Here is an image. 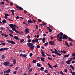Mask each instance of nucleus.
I'll use <instances>...</instances> for the list:
<instances>
[{"mask_svg":"<svg viewBox=\"0 0 75 75\" xmlns=\"http://www.w3.org/2000/svg\"><path fill=\"white\" fill-rule=\"evenodd\" d=\"M28 46L30 47H29L30 49H31L32 50H34V48H35V46H34V44L32 43H27Z\"/></svg>","mask_w":75,"mask_h":75,"instance_id":"nucleus-1","label":"nucleus"},{"mask_svg":"<svg viewBox=\"0 0 75 75\" xmlns=\"http://www.w3.org/2000/svg\"><path fill=\"white\" fill-rule=\"evenodd\" d=\"M54 50L55 51V54H56V55H58L59 56H61V54H59L58 51H57V50H56V49H54Z\"/></svg>","mask_w":75,"mask_h":75,"instance_id":"nucleus-2","label":"nucleus"},{"mask_svg":"<svg viewBox=\"0 0 75 75\" xmlns=\"http://www.w3.org/2000/svg\"><path fill=\"white\" fill-rule=\"evenodd\" d=\"M54 50L55 51V54H56V55H58L59 56H61V54H59L58 51H57V50H56V49H54Z\"/></svg>","mask_w":75,"mask_h":75,"instance_id":"nucleus-3","label":"nucleus"},{"mask_svg":"<svg viewBox=\"0 0 75 75\" xmlns=\"http://www.w3.org/2000/svg\"><path fill=\"white\" fill-rule=\"evenodd\" d=\"M3 64L4 65H5L6 67H7L8 66H9V65H10V62H4L3 63Z\"/></svg>","mask_w":75,"mask_h":75,"instance_id":"nucleus-4","label":"nucleus"},{"mask_svg":"<svg viewBox=\"0 0 75 75\" xmlns=\"http://www.w3.org/2000/svg\"><path fill=\"white\" fill-rule=\"evenodd\" d=\"M7 41L8 43H10V44H15V42L12 40H7Z\"/></svg>","mask_w":75,"mask_h":75,"instance_id":"nucleus-5","label":"nucleus"},{"mask_svg":"<svg viewBox=\"0 0 75 75\" xmlns=\"http://www.w3.org/2000/svg\"><path fill=\"white\" fill-rule=\"evenodd\" d=\"M49 44L52 45H55V42L54 41H51L49 42Z\"/></svg>","mask_w":75,"mask_h":75,"instance_id":"nucleus-6","label":"nucleus"},{"mask_svg":"<svg viewBox=\"0 0 75 75\" xmlns=\"http://www.w3.org/2000/svg\"><path fill=\"white\" fill-rule=\"evenodd\" d=\"M63 35V34L62 33V32H60V33H59V34H58L57 35V37L58 38H59V36H63L64 35Z\"/></svg>","mask_w":75,"mask_h":75,"instance_id":"nucleus-7","label":"nucleus"},{"mask_svg":"<svg viewBox=\"0 0 75 75\" xmlns=\"http://www.w3.org/2000/svg\"><path fill=\"white\" fill-rule=\"evenodd\" d=\"M68 37L67 35H64L63 36V38L64 40H67L68 39Z\"/></svg>","mask_w":75,"mask_h":75,"instance_id":"nucleus-8","label":"nucleus"},{"mask_svg":"<svg viewBox=\"0 0 75 75\" xmlns=\"http://www.w3.org/2000/svg\"><path fill=\"white\" fill-rule=\"evenodd\" d=\"M59 38L58 39V41L61 42L62 41V40L63 39V36H60Z\"/></svg>","mask_w":75,"mask_h":75,"instance_id":"nucleus-9","label":"nucleus"},{"mask_svg":"<svg viewBox=\"0 0 75 75\" xmlns=\"http://www.w3.org/2000/svg\"><path fill=\"white\" fill-rule=\"evenodd\" d=\"M25 34H27V33H29V31L27 30V29H25Z\"/></svg>","mask_w":75,"mask_h":75,"instance_id":"nucleus-10","label":"nucleus"},{"mask_svg":"<svg viewBox=\"0 0 75 75\" xmlns=\"http://www.w3.org/2000/svg\"><path fill=\"white\" fill-rule=\"evenodd\" d=\"M37 67H41L42 66V65H41V64H40L39 63H38L37 64Z\"/></svg>","mask_w":75,"mask_h":75,"instance_id":"nucleus-11","label":"nucleus"},{"mask_svg":"<svg viewBox=\"0 0 75 75\" xmlns=\"http://www.w3.org/2000/svg\"><path fill=\"white\" fill-rule=\"evenodd\" d=\"M9 26L11 27V28H13V27H14V25L13 24H9Z\"/></svg>","mask_w":75,"mask_h":75,"instance_id":"nucleus-12","label":"nucleus"},{"mask_svg":"<svg viewBox=\"0 0 75 75\" xmlns=\"http://www.w3.org/2000/svg\"><path fill=\"white\" fill-rule=\"evenodd\" d=\"M33 23V21H32L30 20V19L28 20V24H30V23Z\"/></svg>","mask_w":75,"mask_h":75,"instance_id":"nucleus-13","label":"nucleus"},{"mask_svg":"<svg viewBox=\"0 0 75 75\" xmlns=\"http://www.w3.org/2000/svg\"><path fill=\"white\" fill-rule=\"evenodd\" d=\"M2 23L3 24H5V23H7V21L5 19H4L2 21Z\"/></svg>","mask_w":75,"mask_h":75,"instance_id":"nucleus-14","label":"nucleus"},{"mask_svg":"<svg viewBox=\"0 0 75 75\" xmlns=\"http://www.w3.org/2000/svg\"><path fill=\"white\" fill-rule=\"evenodd\" d=\"M33 64H35V63H37V60H33L32 61Z\"/></svg>","mask_w":75,"mask_h":75,"instance_id":"nucleus-15","label":"nucleus"},{"mask_svg":"<svg viewBox=\"0 0 75 75\" xmlns=\"http://www.w3.org/2000/svg\"><path fill=\"white\" fill-rule=\"evenodd\" d=\"M5 58L6 57H5L4 55H2V56L1 59H5Z\"/></svg>","mask_w":75,"mask_h":75,"instance_id":"nucleus-16","label":"nucleus"},{"mask_svg":"<svg viewBox=\"0 0 75 75\" xmlns=\"http://www.w3.org/2000/svg\"><path fill=\"white\" fill-rule=\"evenodd\" d=\"M14 38L15 39V40H18H18H19V39H18V37H17V36H14Z\"/></svg>","mask_w":75,"mask_h":75,"instance_id":"nucleus-17","label":"nucleus"},{"mask_svg":"<svg viewBox=\"0 0 75 75\" xmlns=\"http://www.w3.org/2000/svg\"><path fill=\"white\" fill-rule=\"evenodd\" d=\"M69 54H67V55H64V57L65 58H67V57H69Z\"/></svg>","mask_w":75,"mask_h":75,"instance_id":"nucleus-18","label":"nucleus"},{"mask_svg":"<svg viewBox=\"0 0 75 75\" xmlns=\"http://www.w3.org/2000/svg\"><path fill=\"white\" fill-rule=\"evenodd\" d=\"M68 40L69 41H73V40H72V39H71V38H68Z\"/></svg>","mask_w":75,"mask_h":75,"instance_id":"nucleus-19","label":"nucleus"},{"mask_svg":"<svg viewBox=\"0 0 75 75\" xmlns=\"http://www.w3.org/2000/svg\"><path fill=\"white\" fill-rule=\"evenodd\" d=\"M40 59L41 60V61H44V62H45V60H44V58H43V57H40Z\"/></svg>","mask_w":75,"mask_h":75,"instance_id":"nucleus-20","label":"nucleus"},{"mask_svg":"<svg viewBox=\"0 0 75 75\" xmlns=\"http://www.w3.org/2000/svg\"><path fill=\"white\" fill-rule=\"evenodd\" d=\"M44 71L45 72V73H46V74H47V73H48V70H47V69H45Z\"/></svg>","mask_w":75,"mask_h":75,"instance_id":"nucleus-21","label":"nucleus"},{"mask_svg":"<svg viewBox=\"0 0 75 75\" xmlns=\"http://www.w3.org/2000/svg\"><path fill=\"white\" fill-rule=\"evenodd\" d=\"M66 63H67V64H68V65H70V64H71V63H70V62H69L68 61V60L66 61Z\"/></svg>","mask_w":75,"mask_h":75,"instance_id":"nucleus-22","label":"nucleus"},{"mask_svg":"<svg viewBox=\"0 0 75 75\" xmlns=\"http://www.w3.org/2000/svg\"><path fill=\"white\" fill-rule=\"evenodd\" d=\"M40 69L41 71H43V70L44 69V68L43 67H42L40 68Z\"/></svg>","mask_w":75,"mask_h":75,"instance_id":"nucleus-23","label":"nucleus"},{"mask_svg":"<svg viewBox=\"0 0 75 75\" xmlns=\"http://www.w3.org/2000/svg\"><path fill=\"white\" fill-rule=\"evenodd\" d=\"M9 31H10V33H14V32L13 31V30H9Z\"/></svg>","mask_w":75,"mask_h":75,"instance_id":"nucleus-24","label":"nucleus"},{"mask_svg":"<svg viewBox=\"0 0 75 75\" xmlns=\"http://www.w3.org/2000/svg\"><path fill=\"white\" fill-rule=\"evenodd\" d=\"M48 45V42L45 43L44 44V45L45 46H47V45Z\"/></svg>","mask_w":75,"mask_h":75,"instance_id":"nucleus-25","label":"nucleus"},{"mask_svg":"<svg viewBox=\"0 0 75 75\" xmlns=\"http://www.w3.org/2000/svg\"><path fill=\"white\" fill-rule=\"evenodd\" d=\"M10 71H11V70L10 69H8L7 70V73H9Z\"/></svg>","mask_w":75,"mask_h":75,"instance_id":"nucleus-26","label":"nucleus"},{"mask_svg":"<svg viewBox=\"0 0 75 75\" xmlns=\"http://www.w3.org/2000/svg\"><path fill=\"white\" fill-rule=\"evenodd\" d=\"M13 64H16V59H14L13 60Z\"/></svg>","mask_w":75,"mask_h":75,"instance_id":"nucleus-27","label":"nucleus"},{"mask_svg":"<svg viewBox=\"0 0 75 75\" xmlns=\"http://www.w3.org/2000/svg\"><path fill=\"white\" fill-rule=\"evenodd\" d=\"M60 74H61V75H64V72H62V71L60 72Z\"/></svg>","mask_w":75,"mask_h":75,"instance_id":"nucleus-28","label":"nucleus"},{"mask_svg":"<svg viewBox=\"0 0 75 75\" xmlns=\"http://www.w3.org/2000/svg\"><path fill=\"white\" fill-rule=\"evenodd\" d=\"M19 9L20 10H23V8H22L21 7L19 6Z\"/></svg>","mask_w":75,"mask_h":75,"instance_id":"nucleus-29","label":"nucleus"},{"mask_svg":"<svg viewBox=\"0 0 75 75\" xmlns=\"http://www.w3.org/2000/svg\"><path fill=\"white\" fill-rule=\"evenodd\" d=\"M41 54H42V55L43 56V57H45V54H44V53L43 52H41Z\"/></svg>","mask_w":75,"mask_h":75,"instance_id":"nucleus-30","label":"nucleus"},{"mask_svg":"<svg viewBox=\"0 0 75 75\" xmlns=\"http://www.w3.org/2000/svg\"><path fill=\"white\" fill-rule=\"evenodd\" d=\"M28 42H31V39H29L27 41Z\"/></svg>","mask_w":75,"mask_h":75,"instance_id":"nucleus-31","label":"nucleus"},{"mask_svg":"<svg viewBox=\"0 0 75 75\" xmlns=\"http://www.w3.org/2000/svg\"><path fill=\"white\" fill-rule=\"evenodd\" d=\"M12 30H13V31H15L16 30V29L15 28H12Z\"/></svg>","mask_w":75,"mask_h":75,"instance_id":"nucleus-32","label":"nucleus"},{"mask_svg":"<svg viewBox=\"0 0 75 75\" xmlns=\"http://www.w3.org/2000/svg\"><path fill=\"white\" fill-rule=\"evenodd\" d=\"M70 67L72 69H74V67H73L71 65H70Z\"/></svg>","mask_w":75,"mask_h":75,"instance_id":"nucleus-33","label":"nucleus"},{"mask_svg":"<svg viewBox=\"0 0 75 75\" xmlns=\"http://www.w3.org/2000/svg\"><path fill=\"white\" fill-rule=\"evenodd\" d=\"M23 41H24V39H21L20 40V41L21 42H23Z\"/></svg>","mask_w":75,"mask_h":75,"instance_id":"nucleus-34","label":"nucleus"},{"mask_svg":"<svg viewBox=\"0 0 75 75\" xmlns=\"http://www.w3.org/2000/svg\"><path fill=\"white\" fill-rule=\"evenodd\" d=\"M32 42H35V40L33 39L32 40Z\"/></svg>","mask_w":75,"mask_h":75,"instance_id":"nucleus-35","label":"nucleus"},{"mask_svg":"<svg viewBox=\"0 0 75 75\" xmlns=\"http://www.w3.org/2000/svg\"><path fill=\"white\" fill-rule=\"evenodd\" d=\"M72 55V57H75V52L73 53Z\"/></svg>","mask_w":75,"mask_h":75,"instance_id":"nucleus-36","label":"nucleus"},{"mask_svg":"<svg viewBox=\"0 0 75 75\" xmlns=\"http://www.w3.org/2000/svg\"><path fill=\"white\" fill-rule=\"evenodd\" d=\"M27 57L26 54H23V57Z\"/></svg>","mask_w":75,"mask_h":75,"instance_id":"nucleus-37","label":"nucleus"},{"mask_svg":"<svg viewBox=\"0 0 75 75\" xmlns=\"http://www.w3.org/2000/svg\"><path fill=\"white\" fill-rule=\"evenodd\" d=\"M4 51V48H1L0 49V51Z\"/></svg>","mask_w":75,"mask_h":75,"instance_id":"nucleus-38","label":"nucleus"},{"mask_svg":"<svg viewBox=\"0 0 75 75\" xmlns=\"http://www.w3.org/2000/svg\"><path fill=\"white\" fill-rule=\"evenodd\" d=\"M4 28L3 27H0V29H1V30H4Z\"/></svg>","mask_w":75,"mask_h":75,"instance_id":"nucleus-39","label":"nucleus"},{"mask_svg":"<svg viewBox=\"0 0 75 75\" xmlns=\"http://www.w3.org/2000/svg\"><path fill=\"white\" fill-rule=\"evenodd\" d=\"M1 44L2 45H5L6 44L5 43H2L1 44L0 43V45H1Z\"/></svg>","mask_w":75,"mask_h":75,"instance_id":"nucleus-40","label":"nucleus"},{"mask_svg":"<svg viewBox=\"0 0 75 75\" xmlns=\"http://www.w3.org/2000/svg\"><path fill=\"white\" fill-rule=\"evenodd\" d=\"M36 47L38 48H40V45H37Z\"/></svg>","mask_w":75,"mask_h":75,"instance_id":"nucleus-41","label":"nucleus"},{"mask_svg":"<svg viewBox=\"0 0 75 75\" xmlns=\"http://www.w3.org/2000/svg\"><path fill=\"white\" fill-rule=\"evenodd\" d=\"M27 37L28 39H30V38H31V37L29 35L27 36Z\"/></svg>","mask_w":75,"mask_h":75,"instance_id":"nucleus-42","label":"nucleus"},{"mask_svg":"<svg viewBox=\"0 0 75 75\" xmlns=\"http://www.w3.org/2000/svg\"><path fill=\"white\" fill-rule=\"evenodd\" d=\"M47 58L48 59H50V60H52V58H50L48 57H47Z\"/></svg>","mask_w":75,"mask_h":75,"instance_id":"nucleus-43","label":"nucleus"},{"mask_svg":"<svg viewBox=\"0 0 75 75\" xmlns=\"http://www.w3.org/2000/svg\"><path fill=\"white\" fill-rule=\"evenodd\" d=\"M9 35H10V36L11 37H14V36H13V35H11L10 33L9 34Z\"/></svg>","mask_w":75,"mask_h":75,"instance_id":"nucleus-44","label":"nucleus"},{"mask_svg":"<svg viewBox=\"0 0 75 75\" xmlns=\"http://www.w3.org/2000/svg\"><path fill=\"white\" fill-rule=\"evenodd\" d=\"M35 40V42H38V40H39V39H37L36 40Z\"/></svg>","mask_w":75,"mask_h":75,"instance_id":"nucleus-45","label":"nucleus"},{"mask_svg":"<svg viewBox=\"0 0 75 75\" xmlns=\"http://www.w3.org/2000/svg\"><path fill=\"white\" fill-rule=\"evenodd\" d=\"M32 55H33V54H32V53H30V55H29L30 57H31Z\"/></svg>","mask_w":75,"mask_h":75,"instance_id":"nucleus-46","label":"nucleus"},{"mask_svg":"<svg viewBox=\"0 0 75 75\" xmlns=\"http://www.w3.org/2000/svg\"><path fill=\"white\" fill-rule=\"evenodd\" d=\"M52 30L51 29H49V32H52Z\"/></svg>","mask_w":75,"mask_h":75,"instance_id":"nucleus-47","label":"nucleus"},{"mask_svg":"<svg viewBox=\"0 0 75 75\" xmlns=\"http://www.w3.org/2000/svg\"><path fill=\"white\" fill-rule=\"evenodd\" d=\"M6 73H7V70L5 71L4 72V74H5Z\"/></svg>","mask_w":75,"mask_h":75,"instance_id":"nucleus-48","label":"nucleus"},{"mask_svg":"<svg viewBox=\"0 0 75 75\" xmlns=\"http://www.w3.org/2000/svg\"><path fill=\"white\" fill-rule=\"evenodd\" d=\"M10 5L11 6H13V3L10 2Z\"/></svg>","mask_w":75,"mask_h":75,"instance_id":"nucleus-49","label":"nucleus"},{"mask_svg":"<svg viewBox=\"0 0 75 75\" xmlns=\"http://www.w3.org/2000/svg\"><path fill=\"white\" fill-rule=\"evenodd\" d=\"M4 50H8V48H4Z\"/></svg>","mask_w":75,"mask_h":75,"instance_id":"nucleus-50","label":"nucleus"},{"mask_svg":"<svg viewBox=\"0 0 75 75\" xmlns=\"http://www.w3.org/2000/svg\"><path fill=\"white\" fill-rule=\"evenodd\" d=\"M72 75H75V72H73L72 73Z\"/></svg>","mask_w":75,"mask_h":75,"instance_id":"nucleus-51","label":"nucleus"},{"mask_svg":"<svg viewBox=\"0 0 75 75\" xmlns=\"http://www.w3.org/2000/svg\"><path fill=\"white\" fill-rule=\"evenodd\" d=\"M38 21L39 22H41L42 21V20H40V19H38Z\"/></svg>","mask_w":75,"mask_h":75,"instance_id":"nucleus-52","label":"nucleus"},{"mask_svg":"<svg viewBox=\"0 0 75 75\" xmlns=\"http://www.w3.org/2000/svg\"><path fill=\"white\" fill-rule=\"evenodd\" d=\"M69 69V71H70V73H72V70L70 69Z\"/></svg>","mask_w":75,"mask_h":75,"instance_id":"nucleus-53","label":"nucleus"},{"mask_svg":"<svg viewBox=\"0 0 75 75\" xmlns=\"http://www.w3.org/2000/svg\"><path fill=\"white\" fill-rule=\"evenodd\" d=\"M4 36L5 37H7V36H8V35H6V34H5L4 35Z\"/></svg>","mask_w":75,"mask_h":75,"instance_id":"nucleus-54","label":"nucleus"},{"mask_svg":"<svg viewBox=\"0 0 75 75\" xmlns=\"http://www.w3.org/2000/svg\"><path fill=\"white\" fill-rule=\"evenodd\" d=\"M11 12L12 13H13L14 12V10H11Z\"/></svg>","mask_w":75,"mask_h":75,"instance_id":"nucleus-55","label":"nucleus"},{"mask_svg":"<svg viewBox=\"0 0 75 75\" xmlns=\"http://www.w3.org/2000/svg\"><path fill=\"white\" fill-rule=\"evenodd\" d=\"M68 42H65V44L66 45H68Z\"/></svg>","mask_w":75,"mask_h":75,"instance_id":"nucleus-56","label":"nucleus"},{"mask_svg":"<svg viewBox=\"0 0 75 75\" xmlns=\"http://www.w3.org/2000/svg\"><path fill=\"white\" fill-rule=\"evenodd\" d=\"M36 29H37L38 28V25H36Z\"/></svg>","mask_w":75,"mask_h":75,"instance_id":"nucleus-57","label":"nucleus"},{"mask_svg":"<svg viewBox=\"0 0 75 75\" xmlns=\"http://www.w3.org/2000/svg\"><path fill=\"white\" fill-rule=\"evenodd\" d=\"M5 16H6V17H7V16L8 17L9 16V15L8 14H5Z\"/></svg>","mask_w":75,"mask_h":75,"instance_id":"nucleus-58","label":"nucleus"},{"mask_svg":"<svg viewBox=\"0 0 75 75\" xmlns=\"http://www.w3.org/2000/svg\"><path fill=\"white\" fill-rule=\"evenodd\" d=\"M64 71H65V72H68V71L67 70V69H64Z\"/></svg>","mask_w":75,"mask_h":75,"instance_id":"nucleus-59","label":"nucleus"},{"mask_svg":"<svg viewBox=\"0 0 75 75\" xmlns=\"http://www.w3.org/2000/svg\"><path fill=\"white\" fill-rule=\"evenodd\" d=\"M1 3L2 4H4V1H2Z\"/></svg>","mask_w":75,"mask_h":75,"instance_id":"nucleus-60","label":"nucleus"},{"mask_svg":"<svg viewBox=\"0 0 75 75\" xmlns=\"http://www.w3.org/2000/svg\"><path fill=\"white\" fill-rule=\"evenodd\" d=\"M8 17H7V16H4V18H5V19H7V18Z\"/></svg>","mask_w":75,"mask_h":75,"instance_id":"nucleus-61","label":"nucleus"},{"mask_svg":"<svg viewBox=\"0 0 75 75\" xmlns=\"http://www.w3.org/2000/svg\"><path fill=\"white\" fill-rule=\"evenodd\" d=\"M63 52L64 54H65V53H66V51H65V50H63Z\"/></svg>","mask_w":75,"mask_h":75,"instance_id":"nucleus-62","label":"nucleus"},{"mask_svg":"<svg viewBox=\"0 0 75 75\" xmlns=\"http://www.w3.org/2000/svg\"><path fill=\"white\" fill-rule=\"evenodd\" d=\"M42 41H45V38H43L42 40Z\"/></svg>","mask_w":75,"mask_h":75,"instance_id":"nucleus-63","label":"nucleus"},{"mask_svg":"<svg viewBox=\"0 0 75 75\" xmlns=\"http://www.w3.org/2000/svg\"><path fill=\"white\" fill-rule=\"evenodd\" d=\"M29 72H31V71H32V69H30L29 70Z\"/></svg>","mask_w":75,"mask_h":75,"instance_id":"nucleus-64","label":"nucleus"}]
</instances>
